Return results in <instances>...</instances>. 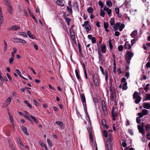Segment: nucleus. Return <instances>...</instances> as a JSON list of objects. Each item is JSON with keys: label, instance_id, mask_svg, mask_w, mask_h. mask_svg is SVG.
I'll list each match as a JSON object with an SVG mask.
<instances>
[{"label": "nucleus", "instance_id": "dca6fc26", "mask_svg": "<svg viewBox=\"0 0 150 150\" xmlns=\"http://www.w3.org/2000/svg\"><path fill=\"white\" fill-rule=\"evenodd\" d=\"M144 107L147 109L150 108V104L149 103H143Z\"/></svg>", "mask_w": 150, "mask_h": 150}, {"label": "nucleus", "instance_id": "bb28decb", "mask_svg": "<svg viewBox=\"0 0 150 150\" xmlns=\"http://www.w3.org/2000/svg\"><path fill=\"white\" fill-rule=\"evenodd\" d=\"M30 117L33 119V120L34 121V122L36 123V124H38L39 123V121L37 120L36 119V118L33 116L32 115H30Z\"/></svg>", "mask_w": 150, "mask_h": 150}, {"label": "nucleus", "instance_id": "13d9d810", "mask_svg": "<svg viewBox=\"0 0 150 150\" xmlns=\"http://www.w3.org/2000/svg\"><path fill=\"white\" fill-rule=\"evenodd\" d=\"M9 146L13 150H16L14 146H13V144L12 143H9Z\"/></svg>", "mask_w": 150, "mask_h": 150}, {"label": "nucleus", "instance_id": "864d4df0", "mask_svg": "<svg viewBox=\"0 0 150 150\" xmlns=\"http://www.w3.org/2000/svg\"><path fill=\"white\" fill-rule=\"evenodd\" d=\"M150 85L149 84H147L146 85L145 87L144 88V90H145L146 92L149 89V86Z\"/></svg>", "mask_w": 150, "mask_h": 150}, {"label": "nucleus", "instance_id": "4be33fe9", "mask_svg": "<svg viewBox=\"0 0 150 150\" xmlns=\"http://www.w3.org/2000/svg\"><path fill=\"white\" fill-rule=\"evenodd\" d=\"M83 105L84 106V110H85V112L86 113V115L87 116V117L88 118L89 121H90L89 117L88 115V112H87V111L86 105V104H85V105L84 104H83Z\"/></svg>", "mask_w": 150, "mask_h": 150}, {"label": "nucleus", "instance_id": "e2e57ef3", "mask_svg": "<svg viewBox=\"0 0 150 150\" xmlns=\"http://www.w3.org/2000/svg\"><path fill=\"white\" fill-rule=\"evenodd\" d=\"M6 75L7 76L8 79L10 80V81H12V78L10 74L8 73H6Z\"/></svg>", "mask_w": 150, "mask_h": 150}, {"label": "nucleus", "instance_id": "f3484780", "mask_svg": "<svg viewBox=\"0 0 150 150\" xmlns=\"http://www.w3.org/2000/svg\"><path fill=\"white\" fill-rule=\"evenodd\" d=\"M14 40H18L16 41L17 42H19L23 44H25L26 43V42L23 40H22L21 39H18V38H14Z\"/></svg>", "mask_w": 150, "mask_h": 150}, {"label": "nucleus", "instance_id": "680f3d73", "mask_svg": "<svg viewBox=\"0 0 150 150\" xmlns=\"http://www.w3.org/2000/svg\"><path fill=\"white\" fill-rule=\"evenodd\" d=\"M98 3L99 5L100 6L101 8H102L103 7L104 4L101 1H99Z\"/></svg>", "mask_w": 150, "mask_h": 150}, {"label": "nucleus", "instance_id": "c03bdc74", "mask_svg": "<svg viewBox=\"0 0 150 150\" xmlns=\"http://www.w3.org/2000/svg\"><path fill=\"white\" fill-rule=\"evenodd\" d=\"M103 25L105 29H107L108 28L109 24L108 23L104 22Z\"/></svg>", "mask_w": 150, "mask_h": 150}, {"label": "nucleus", "instance_id": "37998d69", "mask_svg": "<svg viewBox=\"0 0 150 150\" xmlns=\"http://www.w3.org/2000/svg\"><path fill=\"white\" fill-rule=\"evenodd\" d=\"M142 113L144 115H146L148 114V111L146 109H143L142 110Z\"/></svg>", "mask_w": 150, "mask_h": 150}, {"label": "nucleus", "instance_id": "7ed1b4c3", "mask_svg": "<svg viewBox=\"0 0 150 150\" xmlns=\"http://www.w3.org/2000/svg\"><path fill=\"white\" fill-rule=\"evenodd\" d=\"M87 129L88 131V132L89 133V136L90 139L92 142H93V135L92 133V130L93 129L91 124H90L89 125H88L87 128Z\"/></svg>", "mask_w": 150, "mask_h": 150}, {"label": "nucleus", "instance_id": "c9c22d12", "mask_svg": "<svg viewBox=\"0 0 150 150\" xmlns=\"http://www.w3.org/2000/svg\"><path fill=\"white\" fill-rule=\"evenodd\" d=\"M125 27V25L124 24H121V25L119 27V30L120 31H122L123 28Z\"/></svg>", "mask_w": 150, "mask_h": 150}, {"label": "nucleus", "instance_id": "c756f323", "mask_svg": "<svg viewBox=\"0 0 150 150\" xmlns=\"http://www.w3.org/2000/svg\"><path fill=\"white\" fill-rule=\"evenodd\" d=\"M18 33L19 35H23L24 37H27V35L25 33L21 32H19Z\"/></svg>", "mask_w": 150, "mask_h": 150}, {"label": "nucleus", "instance_id": "bf43d9fd", "mask_svg": "<svg viewBox=\"0 0 150 150\" xmlns=\"http://www.w3.org/2000/svg\"><path fill=\"white\" fill-rule=\"evenodd\" d=\"M123 47L122 46V45H120L118 47V50L120 52L122 51L123 50Z\"/></svg>", "mask_w": 150, "mask_h": 150}, {"label": "nucleus", "instance_id": "2f4dec72", "mask_svg": "<svg viewBox=\"0 0 150 150\" xmlns=\"http://www.w3.org/2000/svg\"><path fill=\"white\" fill-rule=\"evenodd\" d=\"M106 4L109 7H111L112 6V3L111 1L108 0L106 2Z\"/></svg>", "mask_w": 150, "mask_h": 150}, {"label": "nucleus", "instance_id": "79ce46f5", "mask_svg": "<svg viewBox=\"0 0 150 150\" xmlns=\"http://www.w3.org/2000/svg\"><path fill=\"white\" fill-rule=\"evenodd\" d=\"M109 44V47L111 50H112V45L111 43V40L110 39L108 41Z\"/></svg>", "mask_w": 150, "mask_h": 150}, {"label": "nucleus", "instance_id": "4468645a", "mask_svg": "<svg viewBox=\"0 0 150 150\" xmlns=\"http://www.w3.org/2000/svg\"><path fill=\"white\" fill-rule=\"evenodd\" d=\"M124 47L126 49H130L131 47V46L128 41H127L125 43Z\"/></svg>", "mask_w": 150, "mask_h": 150}, {"label": "nucleus", "instance_id": "ea45409f", "mask_svg": "<svg viewBox=\"0 0 150 150\" xmlns=\"http://www.w3.org/2000/svg\"><path fill=\"white\" fill-rule=\"evenodd\" d=\"M67 8L68 11L71 14L72 13V10L71 7H69L68 6H67Z\"/></svg>", "mask_w": 150, "mask_h": 150}, {"label": "nucleus", "instance_id": "39448f33", "mask_svg": "<svg viewBox=\"0 0 150 150\" xmlns=\"http://www.w3.org/2000/svg\"><path fill=\"white\" fill-rule=\"evenodd\" d=\"M120 24V22H117L115 24H114L112 26L113 28L112 29L111 27H110L111 29L112 30V31H116L118 30V28L119 27Z\"/></svg>", "mask_w": 150, "mask_h": 150}, {"label": "nucleus", "instance_id": "cd10ccee", "mask_svg": "<svg viewBox=\"0 0 150 150\" xmlns=\"http://www.w3.org/2000/svg\"><path fill=\"white\" fill-rule=\"evenodd\" d=\"M11 28L13 30H15L20 29V27L18 26L14 25Z\"/></svg>", "mask_w": 150, "mask_h": 150}, {"label": "nucleus", "instance_id": "f8f14e48", "mask_svg": "<svg viewBox=\"0 0 150 150\" xmlns=\"http://www.w3.org/2000/svg\"><path fill=\"white\" fill-rule=\"evenodd\" d=\"M63 0H57L56 3L59 6H64V4L63 3Z\"/></svg>", "mask_w": 150, "mask_h": 150}, {"label": "nucleus", "instance_id": "20e7f679", "mask_svg": "<svg viewBox=\"0 0 150 150\" xmlns=\"http://www.w3.org/2000/svg\"><path fill=\"white\" fill-rule=\"evenodd\" d=\"M89 21H85L84 22V24L82 25L83 27H85V28L86 29V30L87 32L91 30V27L88 24Z\"/></svg>", "mask_w": 150, "mask_h": 150}, {"label": "nucleus", "instance_id": "4d7b16f0", "mask_svg": "<svg viewBox=\"0 0 150 150\" xmlns=\"http://www.w3.org/2000/svg\"><path fill=\"white\" fill-rule=\"evenodd\" d=\"M56 123L61 127L63 125V123L61 121H57L56 122Z\"/></svg>", "mask_w": 150, "mask_h": 150}, {"label": "nucleus", "instance_id": "9d476101", "mask_svg": "<svg viewBox=\"0 0 150 150\" xmlns=\"http://www.w3.org/2000/svg\"><path fill=\"white\" fill-rule=\"evenodd\" d=\"M138 129L139 131V132L142 134H144L145 131L144 130V128L141 127L140 125H138Z\"/></svg>", "mask_w": 150, "mask_h": 150}, {"label": "nucleus", "instance_id": "5fc2aeb1", "mask_svg": "<svg viewBox=\"0 0 150 150\" xmlns=\"http://www.w3.org/2000/svg\"><path fill=\"white\" fill-rule=\"evenodd\" d=\"M47 142L48 143L49 145L50 146H52V142H51L50 140L49 139H47Z\"/></svg>", "mask_w": 150, "mask_h": 150}, {"label": "nucleus", "instance_id": "49530a36", "mask_svg": "<svg viewBox=\"0 0 150 150\" xmlns=\"http://www.w3.org/2000/svg\"><path fill=\"white\" fill-rule=\"evenodd\" d=\"M16 72H17V74L19 75L20 77H22L23 76L22 75L21 72L19 70V69H16Z\"/></svg>", "mask_w": 150, "mask_h": 150}, {"label": "nucleus", "instance_id": "a18cd8bd", "mask_svg": "<svg viewBox=\"0 0 150 150\" xmlns=\"http://www.w3.org/2000/svg\"><path fill=\"white\" fill-rule=\"evenodd\" d=\"M8 11L10 13H12V9L11 7V6H8Z\"/></svg>", "mask_w": 150, "mask_h": 150}, {"label": "nucleus", "instance_id": "58836bf2", "mask_svg": "<svg viewBox=\"0 0 150 150\" xmlns=\"http://www.w3.org/2000/svg\"><path fill=\"white\" fill-rule=\"evenodd\" d=\"M24 103L27 105L30 108H32V105L29 103L27 100H25L24 101Z\"/></svg>", "mask_w": 150, "mask_h": 150}, {"label": "nucleus", "instance_id": "6e6d98bb", "mask_svg": "<svg viewBox=\"0 0 150 150\" xmlns=\"http://www.w3.org/2000/svg\"><path fill=\"white\" fill-rule=\"evenodd\" d=\"M75 73L77 78L78 80H79L80 79V77L79 75L77 70L76 69L75 70Z\"/></svg>", "mask_w": 150, "mask_h": 150}, {"label": "nucleus", "instance_id": "a19ab883", "mask_svg": "<svg viewBox=\"0 0 150 150\" xmlns=\"http://www.w3.org/2000/svg\"><path fill=\"white\" fill-rule=\"evenodd\" d=\"M78 48L79 50V52L80 54L82 55V54L81 52V47L80 45V44L79 43H78Z\"/></svg>", "mask_w": 150, "mask_h": 150}, {"label": "nucleus", "instance_id": "de8ad7c7", "mask_svg": "<svg viewBox=\"0 0 150 150\" xmlns=\"http://www.w3.org/2000/svg\"><path fill=\"white\" fill-rule=\"evenodd\" d=\"M4 51H6L7 49V45L6 42V41L5 40H4Z\"/></svg>", "mask_w": 150, "mask_h": 150}, {"label": "nucleus", "instance_id": "603ef678", "mask_svg": "<svg viewBox=\"0 0 150 150\" xmlns=\"http://www.w3.org/2000/svg\"><path fill=\"white\" fill-rule=\"evenodd\" d=\"M73 6L75 8H76L78 11H79V7L77 4V2H75L73 4Z\"/></svg>", "mask_w": 150, "mask_h": 150}, {"label": "nucleus", "instance_id": "b1692460", "mask_svg": "<svg viewBox=\"0 0 150 150\" xmlns=\"http://www.w3.org/2000/svg\"><path fill=\"white\" fill-rule=\"evenodd\" d=\"M146 130L148 132H149L150 131V125H146L145 126Z\"/></svg>", "mask_w": 150, "mask_h": 150}, {"label": "nucleus", "instance_id": "aec40b11", "mask_svg": "<svg viewBox=\"0 0 150 150\" xmlns=\"http://www.w3.org/2000/svg\"><path fill=\"white\" fill-rule=\"evenodd\" d=\"M70 33L71 35V38H72V37H75V34L73 28H71L70 29Z\"/></svg>", "mask_w": 150, "mask_h": 150}, {"label": "nucleus", "instance_id": "a878e982", "mask_svg": "<svg viewBox=\"0 0 150 150\" xmlns=\"http://www.w3.org/2000/svg\"><path fill=\"white\" fill-rule=\"evenodd\" d=\"M112 116H114L117 117V113L116 112H115L114 111V107H113L112 110Z\"/></svg>", "mask_w": 150, "mask_h": 150}, {"label": "nucleus", "instance_id": "f257e3e1", "mask_svg": "<svg viewBox=\"0 0 150 150\" xmlns=\"http://www.w3.org/2000/svg\"><path fill=\"white\" fill-rule=\"evenodd\" d=\"M134 54L131 51H127L125 55V58L127 63L129 64Z\"/></svg>", "mask_w": 150, "mask_h": 150}, {"label": "nucleus", "instance_id": "c85d7f7f", "mask_svg": "<svg viewBox=\"0 0 150 150\" xmlns=\"http://www.w3.org/2000/svg\"><path fill=\"white\" fill-rule=\"evenodd\" d=\"M27 34L31 39H34L33 35L31 34V32L30 30H28V31Z\"/></svg>", "mask_w": 150, "mask_h": 150}, {"label": "nucleus", "instance_id": "e433bc0d", "mask_svg": "<svg viewBox=\"0 0 150 150\" xmlns=\"http://www.w3.org/2000/svg\"><path fill=\"white\" fill-rule=\"evenodd\" d=\"M110 25L111 26H112L115 24V21L114 19L113 18H111L110 21Z\"/></svg>", "mask_w": 150, "mask_h": 150}, {"label": "nucleus", "instance_id": "393cba45", "mask_svg": "<svg viewBox=\"0 0 150 150\" xmlns=\"http://www.w3.org/2000/svg\"><path fill=\"white\" fill-rule=\"evenodd\" d=\"M102 110L104 115H107L108 114V111L107 110L106 107L104 108H102Z\"/></svg>", "mask_w": 150, "mask_h": 150}, {"label": "nucleus", "instance_id": "09e8293b", "mask_svg": "<svg viewBox=\"0 0 150 150\" xmlns=\"http://www.w3.org/2000/svg\"><path fill=\"white\" fill-rule=\"evenodd\" d=\"M83 69H84V74H85V77L86 78V79H88L87 76V73H86V69H85V65H84V63H83Z\"/></svg>", "mask_w": 150, "mask_h": 150}, {"label": "nucleus", "instance_id": "ddd939ff", "mask_svg": "<svg viewBox=\"0 0 150 150\" xmlns=\"http://www.w3.org/2000/svg\"><path fill=\"white\" fill-rule=\"evenodd\" d=\"M21 127L22 130L24 132L25 134L26 135H28L29 134L27 131V128L26 127L23 126H21Z\"/></svg>", "mask_w": 150, "mask_h": 150}, {"label": "nucleus", "instance_id": "4c0bfd02", "mask_svg": "<svg viewBox=\"0 0 150 150\" xmlns=\"http://www.w3.org/2000/svg\"><path fill=\"white\" fill-rule=\"evenodd\" d=\"M64 17L65 21L67 22H70L71 21V19L70 18L67 17L66 15L64 16Z\"/></svg>", "mask_w": 150, "mask_h": 150}, {"label": "nucleus", "instance_id": "7c9ffc66", "mask_svg": "<svg viewBox=\"0 0 150 150\" xmlns=\"http://www.w3.org/2000/svg\"><path fill=\"white\" fill-rule=\"evenodd\" d=\"M127 83L125 82L122 85V89L124 90H126L127 88Z\"/></svg>", "mask_w": 150, "mask_h": 150}, {"label": "nucleus", "instance_id": "338daca9", "mask_svg": "<svg viewBox=\"0 0 150 150\" xmlns=\"http://www.w3.org/2000/svg\"><path fill=\"white\" fill-rule=\"evenodd\" d=\"M101 123L102 125L104 126L106 124V120L104 119H102L101 121Z\"/></svg>", "mask_w": 150, "mask_h": 150}, {"label": "nucleus", "instance_id": "8fccbe9b", "mask_svg": "<svg viewBox=\"0 0 150 150\" xmlns=\"http://www.w3.org/2000/svg\"><path fill=\"white\" fill-rule=\"evenodd\" d=\"M145 100H150V94H148L146 95V96L145 97Z\"/></svg>", "mask_w": 150, "mask_h": 150}, {"label": "nucleus", "instance_id": "6e6552de", "mask_svg": "<svg viewBox=\"0 0 150 150\" xmlns=\"http://www.w3.org/2000/svg\"><path fill=\"white\" fill-rule=\"evenodd\" d=\"M106 145L107 148H111V142L110 139H107L106 140Z\"/></svg>", "mask_w": 150, "mask_h": 150}, {"label": "nucleus", "instance_id": "6ab92c4d", "mask_svg": "<svg viewBox=\"0 0 150 150\" xmlns=\"http://www.w3.org/2000/svg\"><path fill=\"white\" fill-rule=\"evenodd\" d=\"M28 10L29 13L30 14V16L32 17V18L35 21L36 23H38L37 19L35 16L33 14V13L30 11L29 9L28 8Z\"/></svg>", "mask_w": 150, "mask_h": 150}, {"label": "nucleus", "instance_id": "5701e85b", "mask_svg": "<svg viewBox=\"0 0 150 150\" xmlns=\"http://www.w3.org/2000/svg\"><path fill=\"white\" fill-rule=\"evenodd\" d=\"M93 82L95 85L96 86L99 85V80L98 79H93Z\"/></svg>", "mask_w": 150, "mask_h": 150}, {"label": "nucleus", "instance_id": "052dcab7", "mask_svg": "<svg viewBox=\"0 0 150 150\" xmlns=\"http://www.w3.org/2000/svg\"><path fill=\"white\" fill-rule=\"evenodd\" d=\"M91 40L92 43H95L96 42V38L95 37H93Z\"/></svg>", "mask_w": 150, "mask_h": 150}, {"label": "nucleus", "instance_id": "f704fd0d", "mask_svg": "<svg viewBox=\"0 0 150 150\" xmlns=\"http://www.w3.org/2000/svg\"><path fill=\"white\" fill-rule=\"evenodd\" d=\"M87 11L89 13H91L93 12V9L92 7H89L88 8Z\"/></svg>", "mask_w": 150, "mask_h": 150}, {"label": "nucleus", "instance_id": "774afa93", "mask_svg": "<svg viewBox=\"0 0 150 150\" xmlns=\"http://www.w3.org/2000/svg\"><path fill=\"white\" fill-rule=\"evenodd\" d=\"M33 102L35 105L37 106H38L39 105V103L38 101L35 99L33 100Z\"/></svg>", "mask_w": 150, "mask_h": 150}, {"label": "nucleus", "instance_id": "a211bd4d", "mask_svg": "<svg viewBox=\"0 0 150 150\" xmlns=\"http://www.w3.org/2000/svg\"><path fill=\"white\" fill-rule=\"evenodd\" d=\"M137 30H134L130 34L131 36L133 38H135V37L137 35Z\"/></svg>", "mask_w": 150, "mask_h": 150}, {"label": "nucleus", "instance_id": "0e129e2a", "mask_svg": "<svg viewBox=\"0 0 150 150\" xmlns=\"http://www.w3.org/2000/svg\"><path fill=\"white\" fill-rule=\"evenodd\" d=\"M9 104V103H7L6 102H5L4 104L3 105L2 108H5Z\"/></svg>", "mask_w": 150, "mask_h": 150}, {"label": "nucleus", "instance_id": "3c124183", "mask_svg": "<svg viewBox=\"0 0 150 150\" xmlns=\"http://www.w3.org/2000/svg\"><path fill=\"white\" fill-rule=\"evenodd\" d=\"M105 15V13L104 12L102 9H101L100 11V15L103 17H104Z\"/></svg>", "mask_w": 150, "mask_h": 150}, {"label": "nucleus", "instance_id": "69168bd1", "mask_svg": "<svg viewBox=\"0 0 150 150\" xmlns=\"http://www.w3.org/2000/svg\"><path fill=\"white\" fill-rule=\"evenodd\" d=\"M11 98H10V97H9L6 100L5 102L7 103H10V102L11 101Z\"/></svg>", "mask_w": 150, "mask_h": 150}, {"label": "nucleus", "instance_id": "412c9836", "mask_svg": "<svg viewBox=\"0 0 150 150\" xmlns=\"http://www.w3.org/2000/svg\"><path fill=\"white\" fill-rule=\"evenodd\" d=\"M101 51L103 53H106V46L105 45H103V46H101Z\"/></svg>", "mask_w": 150, "mask_h": 150}, {"label": "nucleus", "instance_id": "423d86ee", "mask_svg": "<svg viewBox=\"0 0 150 150\" xmlns=\"http://www.w3.org/2000/svg\"><path fill=\"white\" fill-rule=\"evenodd\" d=\"M110 99L113 101H114L115 100V91H113L111 93L110 95Z\"/></svg>", "mask_w": 150, "mask_h": 150}, {"label": "nucleus", "instance_id": "473e14b6", "mask_svg": "<svg viewBox=\"0 0 150 150\" xmlns=\"http://www.w3.org/2000/svg\"><path fill=\"white\" fill-rule=\"evenodd\" d=\"M24 117L28 120L31 122L32 125H33L34 124L32 120L29 116L28 115H24Z\"/></svg>", "mask_w": 150, "mask_h": 150}, {"label": "nucleus", "instance_id": "72a5a7b5", "mask_svg": "<svg viewBox=\"0 0 150 150\" xmlns=\"http://www.w3.org/2000/svg\"><path fill=\"white\" fill-rule=\"evenodd\" d=\"M103 136L104 137H108V132L107 131L104 130L103 131Z\"/></svg>", "mask_w": 150, "mask_h": 150}, {"label": "nucleus", "instance_id": "0eeeda50", "mask_svg": "<svg viewBox=\"0 0 150 150\" xmlns=\"http://www.w3.org/2000/svg\"><path fill=\"white\" fill-rule=\"evenodd\" d=\"M103 10L105 11H107L108 14L109 16H111V9L109 8H108L106 6H105Z\"/></svg>", "mask_w": 150, "mask_h": 150}, {"label": "nucleus", "instance_id": "9b49d317", "mask_svg": "<svg viewBox=\"0 0 150 150\" xmlns=\"http://www.w3.org/2000/svg\"><path fill=\"white\" fill-rule=\"evenodd\" d=\"M8 115L10 120V122L12 124L13 126H14V123L13 122V116L10 114L9 112H8Z\"/></svg>", "mask_w": 150, "mask_h": 150}, {"label": "nucleus", "instance_id": "1a4fd4ad", "mask_svg": "<svg viewBox=\"0 0 150 150\" xmlns=\"http://www.w3.org/2000/svg\"><path fill=\"white\" fill-rule=\"evenodd\" d=\"M80 97L81 98L82 101L83 103V104H84V103L86 104V100L84 94L83 93H80Z\"/></svg>", "mask_w": 150, "mask_h": 150}, {"label": "nucleus", "instance_id": "f03ea898", "mask_svg": "<svg viewBox=\"0 0 150 150\" xmlns=\"http://www.w3.org/2000/svg\"><path fill=\"white\" fill-rule=\"evenodd\" d=\"M133 98L135 99V102L136 104L139 103L141 100V97L139 96V93L136 91H135L134 93Z\"/></svg>", "mask_w": 150, "mask_h": 150}, {"label": "nucleus", "instance_id": "2eb2a0df", "mask_svg": "<svg viewBox=\"0 0 150 150\" xmlns=\"http://www.w3.org/2000/svg\"><path fill=\"white\" fill-rule=\"evenodd\" d=\"M18 142L20 144V147L22 149H24V146L23 144L21 139H20L17 138Z\"/></svg>", "mask_w": 150, "mask_h": 150}]
</instances>
